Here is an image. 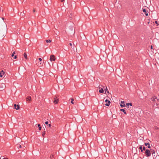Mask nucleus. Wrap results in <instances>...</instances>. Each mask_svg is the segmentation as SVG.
<instances>
[{"label":"nucleus","instance_id":"412c9836","mask_svg":"<svg viewBox=\"0 0 159 159\" xmlns=\"http://www.w3.org/2000/svg\"><path fill=\"white\" fill-rule=\"evenodd\" d=\"M105 92H106V91H107V93H109V91H108L107 88V87H106V89H105Z\"/></svg>","mask_w":159,"mask_h":159},{"label":"nucleus","instance_id":"bb28decb","mask_svg":"<svg viewBox=\"0 0 159 159\" xmlns=\"http://www.w3.org/2000/svg\"><path fill=\"white\" fill-rule=\"evenodd\" d=\"M152 156L154 158H156L157 156V155L155 154H154L153 155H152Z\"/></svg>","mask_w":159,"mask_h":159},{"label":"nucleus","instance_id":"423d86ee","mask_svg":"<svg viewBox=\"0 0 159 159\" xmlns=\"http://www.w3.org/2000/svg\"><path fill=\"white\" fill-rule=\"evenodd\" d=\"M105 102H108L107 103L105 104L106 106H108L110 105L111 102L109 100H108L107 99H106L105 100Z\"/></svg>","mask_w":159,"mask_h":159},{"label":"nucleus","instance_id":"a878e982","mask_svg":"<svg viewBox=\"0 0 159 159\" xmlns=\"http://www.w3.org/2000/svg\"><path fill=\"white\" fill-rule=\"evenodd\" d=\"M15 54V52H14L11 54V57H13L14 56V54Z\"/></svg>","mask_w":159,"mask_h":159},{"label":"nucleus","instance_id":"72a5a7b5","mask_svg":"<svg viewBox=\"0 0 159 159\" xmlns=\"http://www.w3.org/2000/svg\"><path fill=\"white\" fill-rule=\"evenodd\" d=\"M48 126H49V127H50L51 126V124H49L48 125Z\"/></svg>","mask_w":159,"mask_h":159},{"label":"nucleus","instance_id":"c85d7f7f","mask_svg":"<svg viewBox=\"0 0 159 159\" xmlns=\"http://www.w3.org/2000/svg\"><path fill=\"white\" fill-rule=\"evenodd\" d=\"M45 124H46V125H48V121H46L45 122Z\"/></svg>","mask_w":159,"mask_h":159},{"label":"nucleus","instance_id":"7ed1b4c3","mask_svg":"<svg viewBox=\"0 0 159 159\" xmlns=\"http://www.w3.org/2000/svg\"><path fill=\"white\" fill-rule=\"evenodd\" d=\"M58 96L57 95L54 96L53 97L54 100L53 101V103L55 104H57L59 101V99L57 98Z\"/></svg>","mask_w":159,"mask_h":159},{"label":"nucleus","instance_id":"7c9ffc66","mask_svg":"<svg viewBox=\"0 0 159 159\" xmlns=\"http://www.w3.org/2000/svg\"><path fill=\"white\" fill-rule=\"evenodd\" d=\"M14 58L15 59H16V55H15L14 57Z\"/></svg>","mask_w":159,"mask_h":159},{"label":"nucleus","instance_id":"6ab92c4d","mask_svg":"<svg viewBox=\"0 0 159 159\" xmlns=\"http://www.w3.org/2000/svg\"><path fill=\"white\" fill-rule=\"evenodd\" d=\"M126 104L127 106H129V105L130 106H132V104L131 103H126Z\"/></svg>","mask_w":159,"mask_h":159},{"label":"nucleus","instance_id":"f704fd0d","mask_svg":"<svg viewBox=\"0 0 159 159\" xmlns=\"http://www.w3.org/2000/svg\"><path fill=\"white\" fill-rule=\"evenodd\" d=\"M154 98L155 99H157V98L156 97V96H155Z\"/></svg>","mask_w":159,"mask_h":159},{"label":"nucleus","instance_id":"cd10ccee","mask_svg":"<svg viewBox=\"0 0 159 159\" xmlns=\"http://www.w3.org/2000/svg\"><path fill=\"white\" fill-rule=\"evenodd\" d=\"M143 151H146V148H145V147H143Z\"/></svg>","mask_w":159,"mask_h":159},{"label":"nucleus","instance_id":"2eb2a0df","mask_svg":"<svg viewBox=\"0 0 159 159\" xmlns=\"http://www.w3.org/2000/svg\"><path fill=\"white\" fill-rule=\"evenodd\" d=\"M99 92L101 93H103L104 92V90L102 88L100 89L99 90Z\"/></svg>","mask_w":159,"mask_h":159},{"label":"nucleus","instance_id":"aec40b11","mask_svg":"<svg viewBox=\"0 0 159 159\" xmlns=\"http://www.w3.org/2000/svg\"><path fill=\"white\" fill-rule=\"evenodd\" d=\"M0 159H8V158L7 157L4 158L3 156H1Z\"/></svg>","mask_w":159,"mask_h":159},{"label":"nucleus","instance_id":"9b49d317","mask_svg":"<svg viewBox=\"0 0 159 159\" xmlns=\"http://www.w3.org/2000/svg\"><path fill=\"white\" fill-rule=\"evenodd\" d=\"M125 103L124 101H121L120 105V106L121 107H125Z\"/></svg>","mask_w":159,"mask_h":159},{"label":"nucleus","instance_id":"f8f14e48","mask_svg":"<svg viewBox=\"0 0 159 159\" xmlns=\"http://www.w3.org/2000/svg\"><path fill=\"white\" fill-rule=\"evenodd\" d=\"M5 72L2 70L0 73V76L1 77H2L3 75H4Z\"/></svg>","mask_w":159,"mask_h":159},{"label":"nucleus","instance_id":"f3484780","mask_svg":"<svg viewBox=\"0 0 159 159\" xmlns=\"http://www.w3.org/2000/svg\"><path fill=\"white\" fill-rule=\"evenodd\" d=\"M38 126L39 127V130H41L42 129V127L41 126H40V124H38Z\"/></svg>","mask_w":159,"mask_h":159},{"label":"nucleus","instance_id":"9d476101","mask_svg":"<svg viewBox=\"0 0 159 159\" xmlns=\"http://www.w3.org/2000/svg\"><path fill=\"white\" fill-rule=\"evenodd\" d=\"M150 151L151 152V154L152 153V155L155 154V152L154 149H151Z\"/></svg>","mask_w":159,"mask_h":159},{"label":"nucleus","instance_id":"4468645a","mask_svg":"<svg viewBox=\"0 0 159 159\" xmlns=\"http://www.w3.org/2000/svg\"><path fill=\"white\" fill-rule=\"evenodd\" d=\"M120 111H122L125 114H127V113L126 111L125 110V109H120Z\"/></svg>","mask_w":159,"mask_h":159},{"label":"nucleus","instance_id":"39448f33","mask_svg":"<svg viewBox=\"0 0 159 159\" xmlns=\"http://www.w3.org/2000/svg\"><path fill=\"white\" fill-rule=\"evenodd\" d=\"M26 101L27 102L30 103V102L31 101V97L30 96H28L26 98Z\"/></svg>","mask_w":159,"mask_h":159},{"label":"nucleus","instance_id":"dca6fc26","mask_svg":"<svg viewBox=\"0 0 159 159\" xmlns=\"http://www.w3.org/2000/svg\"><path fill=\"white\" fill-rule=\"evenodd\" d=\"M24 57L26 59H28L27 55L26 53H24Z\"/></svg>","mask_w":159,"mask_h":159},{"label":"nucleus","instance_id":"6e6552de","mask_svg":"<svg viewBox=\"0 0 159 159\" xmlns=\"http://www.w3.org/2000/svg\"><path fill=\"white\" fill-rule=\"evenodd\" d=\"M143 12L145 14V15L147 16H148V11H147L145 9H143Z\"/></svg>","mask_w":159,"mask_h":159},{"label":"nucleus","instance_id":"a19ab883","mask_svg":"<svg viewBox=\"0 0 159 159\" xmlns=\"http://www.w3.org/2000/svg\"><path fill=\"white\" fill-rule=\"evenodd\" d=\"M157 100L158 101H159V98L158 99H157Z\"/></svg>","mask_w":159,"mask_h":159},{"label":"nucleus","instance_id":"c756f323","mask_svg":"<svg viewBox=\"0 0 159 159\" xmlns=\"http://www.w3.org/2000/svg\"><path fill=\"white\" fill-rule=\"evenodd\" d=\"M155 23H156V24H157V25H159V24H158V23H157V21H155Z\"/></svg>","mask_w":159,"mask_h":159},{"label":"nucleus","instance_id":"20e7f679","mask_svg":"<svg viewBox=\"0 0 159 159\" xmlns=\"http://www.w3.org/2000/svg\"><path fill=\"white\" fill-rule=\"evenodd\" d=\"M50 60L51 61H55L56 60V58L55 56L53 55H51Z\"/></svg>","mask_w":159,"mask_h":159},{"label":"nucleus","instance_id":"a211bd4d","mask_svg":"<svg viewBox=\"0 0 159 159\" xmlns=\"http://www.w3.org/2000/svg\"><path fill=\"white\" fill-rule=\"evenodd\" d=\"M139 149L141 150V152H143V148L142 146H140L139 147Z\"/></svg>","mask_w":159,"mask_h":159},{"label":"nucleus","instance_id":"2f4dec72","mask_svg":"<svg viewBox=\"0 0 159 159\" xmlns=\"http://www.w3.org/2000/svg\"><path fill=\"white\" fill-rule=\"evenodd\" d=\"M69 44L70 45V46H72V43H69Z\"/></svg>","mask_w":159,"mask_h":159},{"label":"nucleus","instance_id":"b1692460","mask_svg":"<svg viewBox=\"0 0 159 159\" xmlns=\"http://www.w3.org/2000/svg\"><path fill=\"white\" fill-rule=\"evenodd\" d=\"M45 134V131L43 132L42 134V136L44 137Z\"/></svg>","mask_w":159,"mask_h":159},{"label":"nucleus","instance_id":"1a4fd4ad","mask_svg":"<svg viewBox=\"0 0 159 159\" xmlns=\"http://www.w3.org/2000/svg\"><path fill=\"white\" fill-rule=\"evenodd\" d=\"M14 107L15 109H16V110H18L20 108L19 106L16 105V104H14Z\"/></svg>","mask_w":159,"mask_h":159},{"label":"nucleus","instance_id":"c9c22d12","mask_svg":"<svg viewBox=\"0 0 159 159\" xmlns=\"http://www.w3.org/2000/svg\"><path fill=\"white\" fill-rule=\"evenodd\" d=\"M153 47L152 45L151 46V49H152Z\"/></svg>","mask_w":159,"mask_h":159},{"label":"nucleus","instance_id":"4be33fe9","mask_svg":"<svg viewBox=\"0 0 159 159\" xmlns=\"http://www.w3.org/2000/svg\"><path fill=\"white\" fill-rule=\"evenodd\" d=\"M46 41L47 43H50L51 42V40L50 39L46 40Z\"/></svg>","mask_w":159,"mask_h":159},{"label":"nucleus","instance_id":"f03ea898","mask_svg":"<svg viewBox=\"0 0 159 159\" xmlns=\"http://www.w3.org/2000/svg\"><path fill=\"white\" fill-rule=\"evenodd\" d=\"M145 156L147 157H149L151 156V152L150 150L146 149L145 152Z\"/></svg>","mask_w":159,"mask_h":159},{"label":"nucleus","instance_id":"58836bf2","mask_svg":"<svg viewBox=\"0 0 159 159\" xmlns=\"http://www.w3.org/2000/svg\"><path fill=\"white\" fill-rule=\"evenodd\" d=\"M19 147H20V148H21V145H19Z\"/></svg>","mask_w":159,"mask_h":159},{"label":"nucleus","instance_id":"e433bc0d","mask_svg":"<svg viewBox=\"0 0 159 159\" xmlns=\"http://www.w3.org/2000/svg\"><path fill=\"white\" fill-rule=\"evenodd\" d=\"M60 0L61 2H63V1H64V0Z\"/></svg>","mask_w":159,"mask_h":159},{"label":"nucleus","instance_id":"ddd939ff","mask_svg":"<svg viewBox=\"0 0 159 159\" xmlns=\"http://www.w3.org/2000/svg\"><path fill=\"white\" fill-rule=\"evenodd\" d=\"M144 144L146 146H147L148 148H151V146L150 145V144L149 143H145Z\"/></svg>","mask_w":159,"mask_h":159},{"label":"nucleus","instance_id":"f257e3e1","mask_svg":"<svg viewBox=\"0 0 159 159\" xmlns=\"http://www.w3.org/2000/svg\"><path fill=\"white\" fill-rule=\"evenodd\" d=\"M39 61H38L37 64L39 66H41L43 65V62L42 61V59L41 58H39Z\"/></svg>","mask_w":159,"mask_h":159},{"label":"nucleus","instance_id":"ea45409f","mask_svg":"<svg viewBox=\"0 0 159 159\" xmlns=\"http://www.w3.org/2000/svg\"><path fill=\"white\" fill-rule=\"evenodd\" d=\"M35 10L34 9V10H33V12H35Z\"/></svg>","mask_w":159,"mask_h":159},{"label":"nucleus","instance_id":"473e14b6","mask_svg":"<svg viewBox=\"0 0 159 159\" xmlns=\"http://www.w3.org/2000/svg\"><path fill=\"white\" fill-rule=\"evenodd\" d=\"M53 157V155H52L51 156H50V158H52V157Z\"/></svg>","mask_w":159,"mask_h":159},{"label":"nucleus","instance_id":"79ce46f5","mask_svg":"<svg viewBox=\"0 0 159 159\" xmlns=\"http://www.w3.org/2000/svg\"><path fill=\"white\" fill-rule=\"evenodd\" d=\"M99 89H100V86H99Z\"/></svg>","mask_w":159,"mask_h":159},{"label":"nucleus","instance_id":"393cba45","mask_svg":"<svg viewBox=\"0 0 159 159\" xmlns=\"http://www.w3.org/2000/svg\"><path fill=\"white\" fill-rule=\"evenodd\" d=\"M151 100H152V101H153V102H154L155 101L154 98H152L151 99Z\"/></svg>","mask_w":159,"mask_h":159},{"label":"nucleus","instance_id":"5701e85b","mask_svg":"<svg viewBox=\"0 0 159 159\" xmlns=\"http://www.w3.org/2000/svg\"><path fill=\"white\" fill-rule=\"evenodd\" d=\"M71 103L72 104H74V102H73V101H74V99H73V98H71Z\"/></svg>","mask_w":159,"mask_h":159},{"label":"nucleus","instance_id":"4c0bfd02","mask_svg":"<svg viewBox=\"0 0 159 159\" xmlns=\"http://www.w3.org/2000/svg\"><path fill=\"white\" fill-rule=\"evenodd\" d=\"M2 19L3 20H4V19H5L4 18V17H2Z\"/></svg>","mask_w":159,"mask_h":159},{"label":"nucleus","instance_id":"0eeeda50","mask_svg":"<svg viewBox=\"0 0 159 159\" xmlns=\"http://www.w3.org/2000/svg\"><path fill=\"white\" fill-rule=\"evenodd\" d=\"M5 87V85L3 83H0V87L2 88V89H1V90H2Z\"/></svg>","mask_w":159,"mask_h":159}]
</instances>
